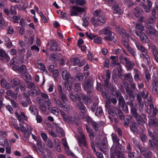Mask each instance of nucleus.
Returning <instances> with one entry per match:
<instances>
[{
	"instance_id": "nucleus-41",
	"label": "nucleus",
	"mask_w": 158,
	"mask_h": 158,
	"mask_svg": "<svg viewBox=\"0 0 158 158\" xmlns=\"http://www.w3.org/2000/svg\"><path fill=\"white\" fill-rule=\"evenodd\" d=\"M66 153L68 155L72 157H75L74 154L69 149V148L65 149Z\"/></svg>"
},
{
	"instance_id": "nucleus-23",
	"label": "nucleus",
	"mask_w": 158,
	"mask_h": 158,
	"mask_svg": "<svg viewBox=\"0 0 158 158\" xmlns=\"http://www.w3.org/2000/svg\"><path fill=\"white\" fill-rule=\"evenodd\" d=\"M91 144L92 149L93 150L94 152L95 153V154L96 155L97 157H98V158H103V155L101 153L95 152V148L94 146V144L93 142H91Z\"/></svg>"
},
{
	"instance_id": "nucleus-51",
	"label": "nucleus",
	"mask_w": 158,
	"mask_h": 158,
	"mask_svg": "<svg viewBox=\"0 0 158 158\" xmlns=\"http://www.w3.org/2000/svg\"><path fill=\"white\" fill-rule=\"evenodd\" d=\"M20 128L21 131L23 133H24L25 134L27 132V128L26 129L25 128V127L23 125H20Z\"/></svg>"
},
{
	"instance_id": "nucleus-61",
	"label": "nucleus",
	"mask_w": 158,
	"mask_h": 158,
	"mask_svg": "<svg viewBox=\"0 0 158 158\" xmlns=\"http://www.w3.org/2000/svg\"><path fill=\"white\" fill-rule=\"evenodd\" d=\"M40 109L44 112H45L46 111V107L43 105H40Z\"/></svg>"
},
{
	"instance_id": "nucleus-17",
	"label": "nucleus",
	"mask_w": 158,
	"mask_h": 158,
	"mask_svg": "<svg viewBox=\"0 0 158 158\" xmlns=\"http://www.w3.org/2000/svg\"><path fill=\"white\" fill-rule=\"evenodd\" d=\"M110 58L112 60L110 65L112 66H114L116 65H119V63L118 62V58L117 56H111Z\"/></svg>"
},
{
	"instance_id": "nucleus-29",
	"label": "nucleus",
	"mask_w": 158,
	"mask_h": 158,
	"mask_svg": "<svg viewBox=\"0 0 158 158\" xmlns=\"http://www.w3.org/2000/svg\"><path fill=\"white\" fill-rule=\"evenodd\" d=\"M86 130L87 132L89 133V135L90 139L93 138L94 136V135L91 129H89V126L87 125L86 127Z\"/></svg>"
},
{
	"instance_id": "nucleus-13",
	"label": "nucleus",
	"mask_w": 158,
	"mask_h": 158,
	"mask_svg": "<svg viewBox=\"0 0 158 158\" xmlns=\"http://www.w3.org/2000/svg\"><path fill=\"white\" fill-rule=\"evenodd\" d=\"M11 144L10 142L6 140L4 142V147H6V153L10 154L11 152Z\"/></svg>"
},
{
	"instance_id": "nucleus-59",
	"label": "nucleus",
	"mask_w": 158,
	"mask_h": 158,
	"mask_svg": "<svg viewBox=\"0 0 158 158\" xmlns=\"http://www.w3.org/2000/svg\"><path fill=\"white\" fill-rule=\"evenodd\" d=\"M110 99H107L106 101V103L105 105V107L106 109H108L110 107Z\"/></svg>"
},
{
	"instance_id": "nucleus-44",
	"label": "nucleus",
	"mask_w": 158,
	"mask_h": 158,
	"mask_svg": "<svg viewBox=\"0 0 158 158\" xmlns=\"http://www.w3.org/2000/svg\"><path fill=\"white\" fill-rule=\"evenodd\" d=\"M112 138L114 142L118 143L119 141V139L115 134H112Z\"/></svg>"
},
{
	"instance_id": "nucleus-18",
	"label": "nucleus",
	"mask_w": 158,
	"mask_h": 158,
	"mask_svg": "<svg viewBox=\"0 0 158 158\" xmlns=\"http://www.w3.org/2000/svg\"><path fill=\"white\" fill-rule=\"evenodd\" d=\"M113 9L114 14H118V15H120L123 13L122 10L120 9L119 6L117 5L113 6Z\"/></svg>"
},
{
	"instance_id": "nucleus-7",
	"label": "nucleus",
	"mask_w": 158,
	"mask_h": 158,
	"mask_svg": "<svg viewBox=\"0 0 158 158\" xmlns=\"http://www.w3.org/2000/svg\"><path fill=\"white\" fill-rule=\"evenodd\" d=\"M84 10V9L83 8L73 6L70 13L72 16H77L79 13L82 12Z\"/></svg>"
},
{
	"instance_id": "nucleus-60",
	"label": "nucleus",
	"mask_w": 158,
	"mask_h": 158,
	"mask_svg": "<svg viewBox=\"0 0 158 158\" xmlns=\"http://www.w3.org/2000/svg\"><path fill=\"white\" fill-rule=\"evenodd\" d=\"M31 49L32 51H35L37 52H39L40 51L39 48L35 45H33L31 47Z\"/></svg>"
},
{
	"instance_id": "nucleus-1",
	"label": "nucleus",
	"mask_w": 158,
	"mask_h": 158,
	"mask_svg": "<svg viewBox=\"0 0 158 158\" xmlns=\"http://www.w3.org/2000/svg\"><path fill=\"white\" fill-rule=\"evenodd\" d=\"M136 47L138 49L142 52L140 55V57L145 62H149L150 59L147 50L141 45L137 44Z\"/></svg>"
},
{
	"instance_id": "nucleus-15",
	"label": "nucleus",
	"mask_w": 158,
	"mask_h": 158,
	"mask_svg": "<svg viewBox=\"0 0 158 158\" xmlns=\"http://www.w3.org/2000/svg\"><path fill=\"white\" fill-rule=\"evenodd\" d=\"M77 107L82 113L84 114L86 112L85 107L81 102H78L77 103Z\"/></svg>"
},
{
	"instance_id": "nucleus-57",
	"label": "nucleus",
	"mask_w": 158,
	"mask_h": 158,
	"mask_svg": "<svg viewBox=\"0 0 158 158\" xmlns=\"http://www.w3.org/2000/svg\"><path fill=\"white\" fill-rule=\"evenodd\" d=\"M8 31V34H12L14 32V30L13 28L12 27L10 26L8 27V28L7 29Z\"/></svg>"
},
{
	"instance_id": "nucleus-62",
	"label": "nucleus",
	"mask_w": 158,
	"mask_h": 158,
	"mask_svg": "<svg viewBox=\"0 0 158 158\" xmlns=\"http://www.w3.org/2000/svg\"><path fill=\"white\" fill-rule=\"evenodd\" d=\"M41 136L44 141H46L47 140L48 137L47 135L45 133H41Z\"/></svg>"
},
{
	"instance_id": "nucleus-27",
	"label": "nucleus",
	"mask_w": 158,
	"mask_h": 158,
	"mask_svg": "<svg viewBox=\"0 0 158 158\" xmlns=\"http://www.w3.org/2000/svg\"><path fill=\"white\" fill-rule=\"evenodd\" d=\"M134 79L136 81H140L139 72L136 69H134Z\"/></svg>"
},
{
	"instance_id": "nucleus-45",
	"label": "nucleus",
	"mask_w": 158,
	"mask_h": 158,
	"mask_svg": "<svg viewBox=\"0 0 158 158\" xmlns=\"http://www.w3.org/2000/svg\"><path fill=\"white\" fill-rule=\"evenodd\" d=\"M125 87L126 89L127 92L128 94L130 96H132L133 95V92L130 89V88L128 87L127 85H126V84H124Z\"/></svg>"
},
{
	"instance_id": "nucleus-4",
	"label": "nucleus",
	"mask_w": 158,
	"mask_h": 158,
	"mask_svg": "<svg viewBox=\"0 0 158 158\" xmlns=\"http://www.w3.org/2000/svg\"><path fill=\"white\" fill-rule=\"evenodd\" d=\"M106 19L105 16L102 15L98 17L97 19L95 20L94 18H92L91 20L94 26H97L104 23L106 21Z\"/></svg>"
},
{
	"instance_id": "nucleus-34",
	"label": "nucleus",
	"mask_w": 158,
	"mask_h": 158,
	"mask_svg": "<svg viewBox=\"0 0 158 158\" xmlns=\"http://www.w3.org/2000/svg\"><path fill=\"white\" fill-rule=\"evenodd\" d=\"M102 110L100 107H98L96 110L95 113V115L98 117H100L102 115Z\"/></svg>"
},
{
	"instance_id": "nucleus-33",
	"label": "nucleus",
	"mask_w": 158,
	"mask_h": 158,
	"mask_svg": "<svg viewBox=\"0 0 158 158\" xmlns=\"http://www.w3.org/2000/svg\"><path fill=\"white\" fill-rule=\"evenodd\" d=\"M51 112L56 115H58L59 114V111L57 108L56 107H53L49 109Z\"/></svg>"
},
{
	"instance_id": "nucleus-55",
	"label": "nucleus",
	"mask_w": 158,
	"mask_h": 158,
	"mask_svg": "<svg viewBox=\"0 0 158 158\" xmlns=\"http://www.w3.org/2000/svg\"><path fill=\"white\" fill-rule=\"evenodd\" d=\"M40 15L41 17V19L43 22L44 23L47 22V21L45 16L43 15L42 13L41 12L40 13Z\"/></svg>"
},
{
	"instance_id": "nucleus-10",
	"label": "nucleus",
	"mask_w": 158,
	"mask_h": 158,
	"mask_svg": "<svg viewBox=\"0 0 158 158\" xmlns=\"http://www.w3.org/2000/svg\"><path fill=\"white\" fill-rule=\"evenodd\" d=\"M150 109H148L147 110V112L148 114H150L151 113V111L152 110V114L153 116H155L156 115L157 113V109L154 107L152 104H150Z\"/></svg>"
},
{
	"instance_id": "nucleus-12",
	"label": "nucleus",
	"mask_w": 158,
	"mask_h": 158,
	"mask_svg": "<svg viewBox=\"0 0 158 158\" xmlns=\"http://www.w3.org/2000/svg\"><path fill=\"white\" fill-rule=\"evenodd\" d=\"M137 35L139 36L140 40L143 42L147 43L149 41V38L143 33L142 32L139 33L138 32L136 33Z\"/></svg>"
},
{
	"instance_id": "nucleus-50",
	"label": "nucleus",
	"mask_w": 158,
	"mask_h": 158,
	"mask_svg": "<svg viewBox=\"0 0 158 158\" xmlns=\"http://www.w3.org/2000/svg\"><path fill=\"white\" fill-rule=\"evenodd\" d=\"M60 113L62 117L63 118L64 120L65 121L69 122V120L67 119V116L65 114V113L63 111H61Z\"/></svg>"
},
{
	"instance_id": "nucleus-21",
	"label": "nucleus",
	"mask_w": 158,
	"mask_h": 158,
	"mask_svg": "<svg viewBox=\"0 0 158 158\" xmlns=\"http://www.w3.org/2000/svg\"><path fill=\"white\" fill-rule=\"evenodd\" d=\"M108 36H106L104 38V40L105 41H110L113 40L114 38V34L113 32H111L107 35Z\"/></svg>"
},
{
	"instance_id": "nucleus-30",
	"label": "nucleus",
	"mask_w": 158,
	"mask_h": 158,
	"mask_svg": "<svg viewBox=\"0 0 158 158\" xmlns=\"http://www.w3.org/2000/svg\"><path fill=\"white\" fill-rule=\"evenodd\" d=\"M56 131L57 132L58 135L60 136L61 137L64 134L62 129L59 127H56Z\"/></svg>"
},
{
	"instance_id": "nucleus-54",
	"label": "nucleus",
	"mask_w": 158,
	"mask_h": 158,
	"mask_svg": "<svg viewBox=\"0 0 158 158\" xmlns=\"http://www.w3.org/2000/svg\"><path fill=\"white\" fill-rule=\"evenodd\" d=\"M6 108L10 114H12L13 113V108L10 105L6 106Z\"/></svg>"
},
{
	"instance_id": "nucleus-38",
	"label": "nucleus",
	"mask_w": 158,
	"mask_h": 158,
	"mask_svg": "<svg viewBox=\"0 0 158 158\" xmlns=\"http://www.w3.org/2000/svg\"><path fill=\"white\" fill-rule=\"evenodd\" d=\"M59 95L60 99L64 102V103H65L67 101V98L65 95L64 94L62 93L60 94Z\"/></svg>"
},
{
	"instance_id": "nucleus-9",
	"label": "nucleus",
	"mask_w": 158,
	"mask_h": 158,
	"mask_svg": "<svg viewBox=\"0 0 158 158\" xmlns=\"http://www.w3.org/2000/svg\"><path fill=\"white\" fill-rule=\"evenodd\" d=\"M138 122L139 124H141L144 123L146 122L147 118L145 115H143L140 117L138 114L134 116Z\"/></svg>"
},
{
	"instance_id": "nucleus-46",
	"label": "nucleus",
	"mask_w": 158,
	"mask_h": 158,
	"mask_svg": "<svg viewBox=\"0 0 158 158\" xmlns=\"http://www.w3.org/2000/svg\"><path fill=\"white\" fill-rule=\"evenodd\" d=\"M102 41V38L100 37H97L95 36L94 39V42L95 43H101Z\"/></svg>"
},
{
	"instance_id": "nucleus-49",
	"label": "nucleus",
	"mask_w": 158,
	"mask_h": 158,
	"mask_svg": "<svg viewBox=\"0 0 158 158\" xmlns=\"http://www.w3.org/2000/svg\"><path fill=\"white\" fill-rule=\"evenodd\" d=\"M10 101L11 104L12 105V106L14 108H16L18 107V105L16 103L15 101L11 99H10Z\"/></svg>"
},
{
	"instance_id": "nucleus-26",
	"label": "nucleus",
	"mask_w": 158,
	"mask_h": 158,
	"mask_svg": "<svg viewBox=\"0 0 158 158\" xmlns=\"http://www.w3.org/2000/svg\"><path fill=\"white\" fill-rule=\"evenodd\" d=\"M31 112L33 114L36 115L38 114V111L35 106L31 105L29 107Z\"/></svg>"
},
{
	"instance_id": "nucleus-8",
	"label": "nucleus",
	"mask_w": 158,
	"mask_h": 158,
	"mask_svg": "<svg viewBox=\"0 0 158 158\" xmlns=\"http://www.w3.org/2000/svg\"><path fill=\"white\" fill-rule=\"evenodd\" d=\"M84 87L87 92H90L93 88V83L92 81L89 79L85 82Z\"/></svg>"
},
{
	"instance_id": "nucleus-47",
	"label": "nucleus",
	"mask_w": 158,
	"mask_h": 158,
	"mask_svg": "<svg viewBox=\"0 0 158 158\" xmlns=\"http://www.w3.org/2000/svg\"><path fill=\"white\" fill-rule=\"evenodd\" d=\"M26 71V67L24 65H22L20 68H19V72L23 73Z\"/></svg>"
},
{
	"instance_id": "nucleus-56",
	"label": "nucleus",
	"mask_w": 158,
	"mask_h": 158,
	"mask_svg": "<svg viewBox=\"0 0 158 158\" xmlns=\"http://www.w3.org/2000/svg\"><path fill=\"white\" fill-rule=\"evenodd\" d=\"M101 13V11L100 10H97L94 12L93 15L97 17L99 16Z\"/></svg>"
},
{
	"instance_id": "nucleus-11",
	"label": "nucleus",
	"mask_w": 158,
	"mask_h": 158,
	"mask_svg": "<svg viewBox=\"0 0 158 158\" xmlns=\"http://www.w3.org/2000/svg\"><path fill=\"white\" fill-rule=\"evenodd\" d=\"M0 59L8 61L10 60V58L5 51L0 50Z\"/></svg>"
},
{
	"instance_id": "nucleus-32",
	"label": "nucleus",
	"mask_w": 158,
	"mask_h": 158,
	"mask_svg": "<svg viewBox=\"0 0 158 158\" xmlns=\"http://www.w3.org/2000/svg\"><path fill=\"white\" fill-rule=\"evenodd\" d=\"M125 78L130 83H131L133 81V79L131 74L128 73L125 75Z\"/></svg>"
},
{
	"instance_id": "nucleus-3",
	"label": "nucleus",
	"mask_w": 158,
	"mask_h": 158,
	"mask_svg": "<svg viewBox=\"0 0 158 158\" xmlns=\"http://www.w3.org/2000/svg\"><path fill=\"white\" fill-rule=\"evenodd\" d=\"M77 130L80 135L79 137L78 138L79 145L80 146L84 145L85 147H87V145L86 141L85 136L82 132L81 129L80 128H78L77 129Z\"/></svg>"
},
{
	"instance_id": "nucleus-39",
	"label": "nucleus",
	"mask_w": 158,
	"mask_h": 158,
	"mask_svg": "<svg viewBox=\"0 0 158 158\" xmlns=\"http://www.w3.org/2000/svg\"><path fill=\"white\" fill-rule=\"evenodd\" d=\"M85 0H76V3L77 5L82 6L86 3Z\"/></svg>"
},
{
	"instance_id": "nucleus-28",
	"label": "nucleus",
	"mask_w": 158,
	"mask_h": 158,
	"mask_svg": "<svg viewBox=\"0 0 158 158\" xmlns=\"http://www.w3.org/2000/svg\"><path fill=\"white\" fill-rule=\"evenodd\" d=\"M83 79V76L81 73H78L76 75V80L77 81H82Z\"/></svg>"
},
{
	"instance_id": "nucleus-37",
	"label": "nucleus",
	"mask_w": 158,
	"mask_h": 158,
	"mask_svg": "<svg viewBox=\"0 0 158 158\" xmlns=\"http://www.w3.org/2000/svg\"><path fill=\"white\" fill-rule=\"evenodd\" d=\"M135 15L137 17L141 15L143 13V11L141 9H138L135 10Z\"/></svg>"
},
{
	"instance_id": "nucleus-35",
	"label": "nucleus",
	"mask_w": 158,
	"mask_h": 158,
	"mask_svg": "<svg viewBox=\"0 0 158 158\" xmlns=\"http://www.w3.org/2000/svg\"><path fill=\"white\" fill-rule=\"evenodd\" d=\"M50 49L53 51H57L59 50L58 48L57 44L56 42H55L53 43Z\"/></svg>"
},
{
	"instance_id": "nucleus-52",
	"label": "nucleus",
	"mask_w": 158,
	"mask_h": 158,
	"mask_svg": "<svg viewBox=\"0 0 158 158\" xmlns=\"http://www.w3.org/2000/svg\"><path fill=\"white\" fill-rule=\"evenodd\" d=\"M66 85L67 87L68 90L70 91L71 89L72 84L71 83H70V82L69 81H67L66 83Z\"/></svg>"
},
{
	"instance_id": "nucleus-22",
	"label": "nucleus",
	"mask_w": 158,
	"mask_h": 158,
	"mask_svg": "<svg viewBox=\"0 0 158 158\" xmlns=\"http://www.w3.org/2000/svg\"><path fill=\"white\" fill-rule=\"evenodd\" d=\"M123 58L125 61V62L127 65V67H128V69H132L134 65L133 62L129 61L125 57H124Z\"/></svg>"
},
{
	"instance_id": "nucleus-6",
	"label": "nucleus",
	"mask_w": 158,
	"mask_h": 158,
	"mask_svg": "<svg viewBox=\"0 0 158 158\" xmlns=\"http://www.w3.org/2000/svg\"><path fill=\"white\" fill-rule=\"evenodd\" d=\"M55 103L57 106L62 108L64 110L68 111L70 109L69 106L66 103L62 104L57 96H55L53 98Z\"/></svg>"
},
{
	"instance_id": "nucleus-36",
	"label": "nucleus",
	"mask_w": 158,
	"mask_h": 158,
	"mask_svg": "<svg viewBox=\"0 0 158 158\" xmlns=\"http://www.w3.org/2000/svg\"><path fill=\"white\" fill-rule=\"evenodd\" d=\"M131 129L134 132H136L137 131V124L133 123L130 126Z\"/></svg>"
},
{
	"instance_id": "nucleus-20",
	"label": "nucleus",
	"mask_w": 158,
	"mask_h": 158,
	"mask_svg": "<svg viewBox=\"0 0 158 158\" xmlns=\"http://www.w3.org/2000/svg\"><path fill=\"white\" fill-rule=\"evenodd\" d=\"M104 143H102L101 144H99L98 146L101 151L102 150V148L106 149L107 148V140L105 138H104L103 139Z\"/></svg>"
},
{
	"instance_id": "nucleus-64",
	"label": "nucleus",
	"mask_w": 158,
	"mask_h": 158,
	"mask_svg": "<svg viewBox=\"0 0 158 158\" xmlns=\"http://www.w3.org/2000/svg\"><path fill=\"white\" fill-rule=\"evenodd\" d=\"M34 38L33 37L31 36L30 37L28 41V44L31 45L33 44L34 41Z\"/></svg>"
},
{
	"instance_id": "nucleus-53",
	"label": "nucleus",
	"mask_w": 158,
	"mask_h": 158,
	"mask_svg": "<svg viewBox=\"0 0 158 158\" xmlns=\"http://www.w3.org/2000/svg\"><path fill=\"white\" fill-rule=\"evenodd\" d=\"M137 110V108L135 107H132L131 109V112L133 116L137 114V113L136 111Z\"/></svg>"
},
{
	"instance_id": "nucleus-43",
	"label": "nucleus",
	"mask_w": 158,
	"mask_h": 158,
	"mask_svg": "<svg viewBox=\"0 0 158 158\" xmlns=\"http://www.w3.org/2000/svg\"><path fill=\"white\" fill-rule=\"evenodd\" d=\"M74 86V90L76 92L80 91L81 89V85L79 83H75Z\"/></svg>"
},
{
	"instance_id": "nucleus-2",
	"label": "nucleus",
	"mask_w": 158,
	"mask_h": 158,
	"mask_svg": "<svg viewBox=\"0 0 158 158\" xmlns=\"http://www.w3.org/2000/svg\"><path fill=\"white\" fill-rule=\"evenodd\" d=\"M27 87L30 89L28 92V94L30 95L35 96L40 92V90L33 83H29L27 85Z\"/></svg>"
},
{
	"instance_id": "nucleus-16",
	"label": "nucleus",
	"mask_w": 158,
	"mask_h": 158,
	"mask_svg": "<svg viewBox=\"0 0 158 158\" xmlns=\"http://www.w3.org/2000/svg\"><path fill=\"white\" fill-rule=\"evenodd\" d=\"M152 92L154 94H156L158 92L157 88L158 87V81L157 80L155 79L152 83Z\"/></svg>"
},
{
	"instance_id": "nucleus-19",
	"label": "nucleus",
	"mask_w": 158,
	"mask_h": 158,
	"mask_svg": "<svg viewBox=\"0 0 158 158\" xmlns=\"http://www.w3.org/2000/svg\"><path fill=\"white\" fill-rule=\"evenodd\" d=\"M125 45L127 48V50L131 55L135 57L136 55V52L133 49L129 46L127 42H125Z\"/></svg>"
},
{
	"instance_id": "nucleus-42",
	"label": "nucleus",
	"mask_w": 158,
	"mask_h": 158,
	"mask_svg": "<svg viewBox=\"0 0 158 158\" xmlns=\"http://www.w3.org/2000/svg\"><path fill=\"white\" fill-rule=\"evenodd\" d=\"M72 60L73 64L74 66L77 65L80 61V59L76 58H73Z\"/></svg>"
},
{
	"instance_id": "nucleus-25",
	"label": "nucleus",
	"mask_w": 158,
	"mask_h": 158,
	"mask_svg": "<svg viewBox=\"0 0 158 158\" xmlns=\"http://www.w3.org/2000/svg\"><path fill=\"white\" fill-rule=\"evenodd\" d=\"M1 84L3 87L7 89H9L11 87V85L10 84H7L6 81L4 79L1 80Z\"/></svg>"
},
{
	"instance_id": "nucleus-40",
	"label": "nucleus",
	"mask_w": 158,
	"mask_h": 158,
	"mask_svg": "<svg viewBox=\"0 0 158 158\" xmlns=\"http://www.w3.org/2000/svg\"><path fill=\"white\" fill-rule=\"evenodd\" d=\"M50 59L53 61H56L59 59V57L54 54H51L50 57Z\"/></svg>"
},
{
	"instance_id": "nucleus-48",
	"label": "nucleus",
	"mask_w": 158,
	"mask_h": 158,
	"mask_svg": "<svg viewBox=\"0 0 158 158\" xmlns=\"http://www.w3.org/2000/svg\"><path fill=\"white\" fill-rule=\"evenodd\" d=\"M75 94L74 92H72L70 94V98L73 101H75L76 100V97Z\"/></svg>"
},
{
	"instance_id": "nucleus-14",
	"label": "nucleus",
	"mask_w": 158,
	"mask_h": 158,
	"mask_svg": "<svg viewBox=\"0 0 158 158\" xmlns=\"http://www.w3.org/2000/svg\"><path fill=\"white\" fill-rule=\"evenodd\" d=\"M86 119L88 123L92 125L95 130L97 131L98 130L97 124L95 122L92 121L89 117L87 116L86 118Z\"/></svg>"
},
{
	"instance_id": "nucleus-5",
	"label": "nucleus",
	"mask_w": 158,
	"mask_h": 158,
	"mask_svg": "<svg viewBox=\"0 0 158 158\" xmlns=\"http://www.w3.org/2000/svg\"><path fill=\"white\" fill-rule=\"evenodd\" d=\"M146 27L148 29L147 31V32L149 35L150 37L154 39L153 37H155L156 39L158 40V32L156 31L153 27L148 25H146Z\"/></svg>"
},
{
	"instance_id": "nucleus-63",
	"label": "nucleus",
	"mask_w": 158,
	"mask_h": 158,
	"mask_svg": "<svg viewBox=\"0 0 158 158\" xmlns=\"http://www.w3.org/2000/svg\"><path fill=\"white\" fill-rule=\"evenodd\" d=\"M104 34L106 35H107L111 32L110 30L107 28H105L104 29Z\"/></svg>"
},
{
	"instance_id": "nucleus-24",
	"label": "nucleus",
	"mask_w": 158,
	"mask_h": 158,
	"mask_svg": "<svg viewBox=\"0 0 158 158\" xmlns=\"http://www.w3.org/2000/svg\"><path fill=\"white\" fill-rule=\"evenodd\" d=\"M62 76L63 79L64 80H67L70 77L69 74L68 73L67 71L64 70H63L62 73Z\"/></svg>"
},
{
	"instance_id": "nucleus-58",
	"label": "nucleus",
	"mask_w": 158,
	"mask_h": 158,
	"mask_svg": "<svg viewBox=\"0 0 158 158\" xmlns=\"http://www.w3.org/2000/svg\"><path fill=\"white\" fill-rule=\"evenodd\" d=\"M87 57L88 59L91 60H93V53L91 52H89L88 54L87 55Z\"/></svg>"
},
{
	"instance_id": "nucleus-31",
	"label": "nucleus",
	"mask_w": 158,
	"mask_h": 158,
	"mask_svg": "<svg viewBox=\"0 0 158 158\" xmlns=\"http://www.w3.org/2000/svg\"><path fill=\"white\" fill-rule=\"evenodd\" d=\"M119 105L121 106H123L125 105V102L124 98L122 96H119L118 98Z\"/></svg>"
}]
</instances>
